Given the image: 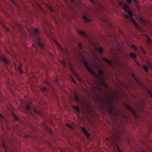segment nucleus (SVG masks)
I'll return each mask as SVG.
<instances>
[{
    "mask_svg": "<svg viewBox=\"0 0 152 152\" xmlns=\"http://www.w3.org/2000/svg\"><path fill=\"white\" fill-rule=\"evenodd\" d=\"M117 99L118 97L116 94L112 93L107 95L106 98H104L102 101V105L101 107L103 109L105 107L110 114L114 115L115 111L113 105V101L116 100Z\"/></svg>",
    "mask_w": 152,
    "mask_h": 152,
    "instance_id": "f257e3e1",
    "label": "nucleus"
},
{
    "mask_svg": "<svg viewBox=\"0 0 152 152\" xmlns=\"http://www.w3.org/2000/svg\"><path fill=\"white\" fill-rule=\"evenodd\" d=\"M28 30L31 36L33 37L34 41L37 42L41 48H43L45 46V40L39 36L38 29L31 27V30Z\"/></svg>",
    "mask_w": 152,
    "mask_h": 152,
    "instance_id": "f03ea898",
    "label": "nucleus"
},
{
    "mask_svg": "<svg viewBox=\"0 0 152 152\" xmlns=\"http://www.w3.org/2000/svg\"><path fill=\"white\" fill-rule=\"evenodd\" d=\"M102 85L104 86L107 88H108V87L106 85L103 81H101L100 82H98L97 83V85L94 86L92 90V91L95 93L97 91L100 92L102 90L101 87V86Z\"/></svg>",
    "mask_w": 152,
    "mask_h": 152,
    "instance_id": "7ed1b4c3",
    "label": "nucleus"
},
{
    "mask_svg": "<svg viewBox=\"0 0 152 152\" xmlns=\"http://www.w3.org/2000/svg\"><path fill=\"white\" fill-rule=\"evenodd\" d=\"M83 63L84 65L85 66L87 70L92 74L95 75V73L91 69L88 65L87 62L85 61H83Z\"/></svg>",
    "mask_w": 152,
    "mask_h": 152,
    "instance_id": "20e7f679",
    "label": "nucleus"
},
{
    "mask_svg": "<svg viewBox=\"0 0 152 152\" xmlns=\"http://www.w3.org/2000/svg\"><path fill=\"white\" fill-rule=\"evenodd\" d=\"M0 59L6 64V66H7L10 63V61L3 56H0Z\"/></svg>",
    "mask_w": 152,
    "mask_h": 152,
    "instance_id": "39448f33",
    "label": "nucleus"
},
{
    "mask_svg": "<svg viewBox=\"0 0 152 152\" xmlns=\"http://www.w3.org/2000/svg\"><path fill=\"white\" fill-rule=\"evenodd\" d=\"M124 10L125 12L127 13L128 14L130 17V18L132 17L133 16V14L132 12L130 10V9L129 8L128 6L127 7V8H125Z\"/></svg>",
    "mask_w": 152,
    "mask_h": 152,
    "instance_id": "423d86ee",
    "label": "nucleus"
},
{
    "mask_svg": "<svg viewBox=\"0 0 152 152\" xmlns=\"http://www.w3.org/2000/svg\"><path fill=\"white\" fill-rule=\"evenodd\" d=\"M82 18L85 22H90L92 21V19L90 17H88L86 15H83Z\"/></svg>",
    "mask_w": 152,
    "mask_h": 152,
    "instance_id": "0eeeda50",
    "label": "nucleus"
},
{
    "mask_svg": "<svg viewBox=\"0 0 152 152\" xmlns=\"http://www.w3.org/2000/svg\"><path fill=\"white\" fill-rule=\"evenodd\" d=\"M102 60L104 61L105 62H106L108 63L109 65L112 67H113V64L112 61L106 58H102Z\"/></svg>",
    "mask_w": 152,
    "mask_h": 152,
    "instance_id": "6e6552de",
    "label": "nucleus"
},
{
    "mask_svg": "<svg viewBox=\"0 0 152 152\" xmlns=\"http://www.w3.org/2000/svg\"><path fill=\"white\" fill-rule=\"evenodd\" d=\"M125 106L127 109L130 111L133 115H136V113L135 111L129 105L126 104Z\"/></svg>",
    "mask_w": 152,
    "mask_h": 152,
    "instance_id": "1a4fd4ad",
    "label": "nucleus"
},
{
    "mask_svg": "<svg viewBox=\"0 0 152 152\" xmlns=\"http://www.w3.org/2000/svg\"><path fill=\"white\" fill-rule=\"evenodd\" d=\"M77 32L79 34L82 35L84 38H86L88 37V36L86 35L85 32L82 31H79L78 30H77Z\"/></svg>",
    "mask_w": 152,
    "mask_h": 152,
    "instance_id": "9d476101",
    "label": "nucleus"
},
{
    "mask_svg": "<svg viewBox=\"0 0 152 152\" xmlns=\"http://www.w3.org/2000/svg\"><path fill=\"white\" fill-rule=\"evenodd\" d=\"M26 110L27 111L29 112L32 115V114L30 111V110L31 109V107L30 106V104L29 103H28L26 105Z\"/></svg>",
    "mask_w": 152,
    "mask_h": 152,
    "instance_id": "9b49d317",
    "label": "nucleus"
},
{
    "mask_svg": "<svg viewBox=\"0 0 152 152\" xmlns=\"http://www.w3.org/2000/svg\"><path fill=\"white\" fill-rule=\"evenodd\" d=\"M81 129L83 132L86 135L87 137H88L90 136V134L88 133L87 130L84 127H82Z\"/></svg>",
    "mask_w": 152,
    "mask_h": 152,
    "instance_id": "f8f14e48",
    "label": "nucleus"
},
{
    "mask_svg": "<svg viewBox=\"0 0 152 152\" xmlns=\"http://www.w3.org/2000/svg\"><path fill=\"white\" fill-rule=\"evenodd\" d=\"M119 4L123 7V9L124 10L125 8H127V7L128 6L126 4L124 3L121 2H119Z\"/></svg>",
    "mask_w": 152,
    "mask_h": 152,
    "instance_id": "ddd939ff",
    "label": "nucleus"
},
{
    "mask_svg": "<svg viewBox=\"0 0 152 152\" xmlns=\"http://www.w3.org/2000/svg\"><path fill=\"white\" fill-rule=\"evenodd\" d=\"M129 56L132 58L134 59L137 57L136 54L134 52H131L129 54Z\"/></svg>",
    "mask_w": 152,
    "mask_h": 152,
    "instance_id": "4468645a",
    "label": "nucleus"
},
{
    "mask_svg": "<svg viewBox=\"0 0 152 152\" xmlns=\"http://www.w3.org/2000/svg\"><path fill=\"white\" fill-rule=\"evenodd\" d=\"M96 49L97 50V51L100 54H102L103 53V49L102 47H100L99 48L97 47H96Z\"/></svg>",
    "mask_w": 152,
    "mask_h": 152,
    "instance_id": "2eb2a0df",
    "label": "nucleus"
},
{
    "mask_svg": "<svg viewBox=\"0 0 152 152\" xmlns=\"http://www.w3.org/2000/svg\"><path fill=\"white\" fill-rule=\"evenodd\" d=\"M130 20L131 22L133 23L135 26H137V23L132 17L130 18Z\"/></svg>",
    "mask_w": 152,
    "mask_h": 152,
    "instance_id": "dca6fc26",
    "label": "nucleus"
},
{
    "mask_svg": "<svg viewBox=\"0 0 152 152\" xmlns=\"http://www.w3.org/2000/svg\"><path fill=\"white\" fill-rule=\"evenodd\" d=\"M15 27L18 29H21L22 28V25L18 23H16L15 24Z\"/></svg>",
    "mask_w": 152,
    "mask_h": 152,
    "instance_id": "f3484780",
    "label": "nucleus"
},
{
    "mask_svg": "<svg viewBox=\"0 0 152 152\" xmlns=\"http://www.w3.org/2000/svg\"><path fill=\"white\" fill-rule=\"evenodd\" d=\"M143 70L146 72H147L148 71V68L144 64L143 65Z\"/></svg>",
    "mask_w": 152,
    "mask_h": 152,
    "instance_id": "a211bd4d",
    "label": "nucleus"
},
{
    "mask_svg": "<svg viewBox=\"0 0 152 152\" xmlns=\"http://www.w3.org/2000/svg\"><path fill=\"white\" fill-rule=\"evenodd\" d=\"M136 27V28L138 30V31L140 32L142 31V29L141 27L138 25L137 24V26H135Z\"/></svg>",
    "mask_w": 152,
    "mask_h": 152,
    "instance_id": "6ab92c4d",
    "label": "nucleus"
},
{
    "mask_svg": "<svg viewBox=\"0 0 152 152\" xmlns=\"http://www.w3.org/2000/svg\"><path fill=\"white\" fill-rule=\"evenodd\" d=\"M145 37L147 38V40L146 41V42L149 44H151V40L150 39L148 35H146Z\"/></svg>",
    "mask_w": 152,
    "mask_h": 152,
    "instance_id": "aec40b11",
    "label": "nucleus"
},
{
    "mask_svg": "<svg viewBox=\"0 0 152 152\" xmlns=\"http://www.w3.org/2000/svg\"><path fill=\"white\" fill-rule=\"evenodd\" d=\"M1 24H2L4 29H5V30L7 32H10L9 29L6 26H5L4 25H3L2 23H1Z\"/></svg>",
    "mask_w": 152,
    "mask_h": 152,
    "instance_id": "412c9836",
    "label": "nucleus"
},
{
    "mask_svg": "<svg viewBox=\"0 0 152 152\" xmlns=\"http://www.w3.org/2000/svg\"><path fill=\"white\" fill-rule=\"evenodd\" d=\"M72 107L75 110L77 111L78 112H80V110L78 106H77L76 107L73 106Z\"/></svg>",
    "mask_w": 152,
    "mask_h": 152,
    "instance_id": "4be33fe9",
    "label": "nucleus"
},
{
    "mask_svg": "<svg viewBox=\"0 0 152 152\" xmlns=\"http://www.w3.org/2000/svg\"><path fill=\"white\" fill-rule=\"evenodd\" d=\"M40 89L41 91L43 92H46L48 91L47 89L45 87L41 88Z\"/></svg>",
    "mask_w": 152,
    "mask_h": 152,
    "instance_id": "5701e85b",
    "label": "nucleus"
},
{
    "mask_svg": "<svg viewBox=\"0 0 152 152\" xmlns=\"http://www.w3.org/2000/svg\"><path fill=\"white\" fill-rule=\"evenodd\" d=\"M33 110L34 113H35L36 114H39V115H41V113H40L39 112L37 111V110L34 108L33 109Z\"/></svg>",
    "mask_w": 152,
    "mask_h": 152,
    "instance_id": "b1692460",
    "label": "nucleus"
},
{
    "mask_svg": "<svg viewBox=\"0 0 152 152\" xmlns=\"http://www.w3.org/2000/svg\"><path fill=\"white\" fill-rule=\"evenodd\" d=\"M18 69L21 74H22L23 73V71L21 70V65H20L18 67Z\"/></svg>",
    "mask_w": 152,
    "mask_h": 152,
    "instance_id": "393cba45",
    "label": "nucleus"
},
{
    "mask_svg": "<svg viewBox=\"0 0 152 152\" xmlns=\"http://www.w3.org/2000/svg\"><path fill=\"white\" fill-rule=\"evenodd\" d=\"M98 73L99 74L102 75L104 73V71L101 69H99Z\"/></svg>",
    "mask_w": 152,
    "mask_h": 152,
    "instance_id": "a878e982",
    "label": "nucleus"
},
{
    "mask_svg": "<svg viewBox=\"0 0 152 152\" xmlns=\"http://www.w3.org/2000/svg\"><path fill=\"white\" fill-rule=\"evenodd\" d=\"M48 7L49 10L51 12H53L54 11V10L52 9L50 6L48 5Z\"/></svg>",
    "mask_w": 152,
    "mask_h": 152,
    "instance_id": "bb28decb",
    "label": "nucleus"
},
{
    "mask_svg": "<svg viewBox=\"0 0 152 152\" xmlns=\"http://www.w3.org/2000/svg\"><path fill=\"white\" fill-rule=\"evenodd\" d=\"M56 45L58 46V47L61 50H62L63 48H62L60 46L59 44H58V43L56 42Z\"/></svg>",
    "mask_w": 152,
    "mask_h": 152,
    "instance_id": "cd10ccee",
    "label": "nucleus"
},
{
    "mask_svg": "<svg viewBox=\"0 0 152 152\" xmlns=\"http://www.w3.org/2000/svg\"><path fill=\"white\" fill-rule=\"evenodd\" d=\"M10 1L14 4L16 7H18V6L17 4L13 0H10Z\"/></svg>",
    "mask_w": 152,
    "mask_h": 152,
    "instance_id": "c85d7f7f",
    "label": "nucleus"
},
{
    "mask_svg": "<svg viewBox=\"0 0 152 152\" xmlns=\"http://www.w3.org/2000/svg\"><path fill=\"white\" fill-rule=\"evenodd\" d=\"M126 2L128 4H129L132 3V0H126Z\"/></svg>",
    "mask_w": 152,
    "mask_h": 152,
    "instance_id": "c756f323",
    "label": "nucleus"
},
{
    "mask_svg": "<svg viewBox=\"0 0 152 152\" xmlns=\"http://www.w3.org/2000/svg\"><path fill=\"white\" fill-rule=\"evenodd\" d=\"M78 46L80 49H82L83 48L82 44L80 43H79Z\"/></svg>",
    "mask_w": 152,
    "mask_h": 152,
    "instance_id": "7c9ffc66",
    "label": "nucleus"
},
{
    "mask_svg": "<svg viewBox=\"0 0 152 152\" xmlns=\"http://www.w3.org/2000/svg\"><path fill=\"white\" fill-rule=\"evenodd\" d=\"M13 116L15 120L18 121V118L14 114Z\"/></svg>",
    "mask_w": 152,
    "mask_h": 152,
    "instance_id": "2f4dec72",
    "label": "nucleus"
},
{
    "mask_svg": "<svg viewBox=\"0 0 152 152\" xmlns=\"http://www.w3.org/2000/svg\"><path fill=\"white\" fill-rule=\"evenodd\" d=\"M66 126L71 129H73V127L68 124H66Z\"/></svg>",
    "mask_w": 152,
    "mask_h": 152,
    "instance_id": "473e14b6",
    "label": "nucleus"
},
{
    "mask_svg": "<svg viewBox=\"0 0 152 152\" xmlns=\"http://www.w3.org/2000/svg\"><path fill=\"white\" fill-rule=\"evenodd\" d=\"M61 63H62V64H63V66H64V67H66V65L65 63V62H64V61H61Z\"/></svg>",
    "mask_w": 152,
    "mask_h": 152,
    "instance_id": "72a5a7b5",
    "label": "nucleus"
},
{
    "mask_svg": "<svg viewBox=\"0 0 152 152\" xmlns=\"http://www.w3.org/2000/svg\"><path fill=\"white\" fill-rule=\"evenodd\" d=\"M124 16L125 18L127 19L129 18V17L126 14H124Z\"/></svg>",
    "mask_w": 152,
    "mask_h": 152,
    "instance_id": "f704fd0d",
    "label": "nucleus"
},
{
    "mask_svg": "<svg viewBox=\"0 0 152 152\" xmlns=\"http://www.w3.org/2000/svg\"><path fill=\"white\" fill-rule=\"evenodd\" d=\"M4 118L3 115L0 113V119H4Z\"/></svg>",
    "mask_w": 152,
    "mask_h": 152,
    "instance_id": "c9c22d12",
    "label": "nucleus"
},
{
    "mask_svg": "<svg viewBox=\"0 0 152 152\" xmlns=\"http://www.w3.org/2000/svg\"><path fill=\"white\" fill-rule=\"evenodd\" d=\"M133 0L134 1V2L136 4V5L138 4L139 3V2L138 1H137L136 0Z\"/></svg>",
    "mask_w": 152,
    "mask_h": 152,
    "instance_id": "e433bc0d",
    "label": "nucleus"
},
{
    "mask_svg": "<svg viewBox=\"0 0 152 152\" xmlns=\"http://www.w3.org/2000/svg\"><path fill=\"white\" fill-rule=\"evenodd\" d=\"M3 148L5 150L6 149V146H5L4 143H3Z\"/></svg>",
    "mask_w": 152,
    "mask_h": 152,
    "instance_id": "4c0bfd02",
    "label": "nucleus"
},
{
    "mask_svg": "<svg viewBox=\"0 0 152 152\" xmlns=\"http://www.w3.org/2000/svg\"><path fill=\"white\" fill-rule=\"evenodd\" d=\"M137 81V82L141 86H142V83H140L138 81V80H137V79L136 78H135Z\"/></svg>",
    "mask_w": 152,
    "mask_h": 152,
    "instance_id": "58836bf2",
    "label": "nucleus"
},
{
    "mask_svg": "<svg viewBox=\"0 0 152 152\" xmlns=\"http://www.w3.org/2000/svg\"><path fill=\"white\" fill-rule=\"evenodd\" d=\"M107 140L110 142H111V140H110L108 138H107Z\"/></svg>",
    "mask_w": 152,
    "mask_h": 152,
    "instance_id": "ea45409f",
    "label": "nucleus"
},
{
    "mask_svg": "<svg viewBox=\"0 0 152 152\" xmlns=\"http://www.w3.org/2000/svg\"><path fill=\"white\" fill-rule=\"evenodd\" d=\"M92 3L94 4V3L93 0H89Z\"/></svg>",
    "mask_w": 152,
    "mask_h": 152,
    "instance_id": "a19ab883",
    "label": "nucleus"
},
{
    "mask_svg": "<svg viewBox=\"0 0 152 152\" xmlns=\"http://www.w3.org/2000/svg\"><path fill=\"white\" fill-rule=\"evenodd\" d=\"M92 3L94 4V3L93 0H89Z\"/></svg>",
    "mask_w": 152,
    "mask_h": 152,
    "instance_id": "79ce46f5",
    "label": "nucleus"
},
{
    "mask_svg": "<svg viewBox=\"0 0 152 152\" xmlns=\"http://www.w3.org/2000/svg\"><path fill=\"white\" fill-rule=\"evenodd\" d=\"M53 19H54V20H55V22H56V23H57V22L56 21L55 17L53 16Z\"/></svg>",
    "mask_w": 152,
    "mask_h": 152,
    "instance_id": "37998d69",
    "label": "nucleus"
},
{
    "mask_svg": "<svg viewBox=\"0 0 152 152\" xmlns=\"http://www.w3.org/2000/svg\"><path fill=\"white\" fill-rule=\"evenodd\" d=\"M29 135H26L25 136V137L26 138H28V136H29Z\"/></svg>",
    "mask_w": 152,
    "mask_h": 152,
    "instance_id": "c03bdc74",
    "label": "nucleus"
},
{
    "mask_svg": "<svg viewBox=\"0 0 152 152\" xmlns=\"http://www.w3.org/2000/svg\"><path fill=\"white\" fill-rule=\"evenodd\" d=\"M135 47V46H134V45H132V46H131V47H132V48H134V47Z\"/></svg>",
    "mask_w": 152,
    "mask_h": 152,
    "instance_id": "a18cd8bd",
    "label": "nucleus"
},
{
    "mask_svg": "<svg viewBox=\"0 0 152 152\" xmlns=\"http://www.w3.org/2000/svg\"><path fill=\"white\" fill-rule=\"evenodd\" d=\"M134 48L136 50H137V48L135 46Z\"/></svg>",
    "mask_w": 152,
    "mask_h": 152,
    "instance_id": "49530a36",
    "label": "nucleus"
},
{
    "mask_svg": "<svg viewBox=\"0 0 152 152\" xmlns=\"http://www.w3.org/2000/svg\"><path fill=\"white\" fill-rule=\"evenodd\" d=\"M76 100H78V98H77V97H76Z\"/></svg>",
    "mask_w": 152,
    "mask_h": 152,
    "instance_id": "de8ad7c7",
    "label": "nucleus"
},
{
    "mask_svg": "<svg viewBox=\"0 0 152 152\" xmlns=\"http://www.w3.org/2000/svg\"><path fill=\"white\" fill-rule=\"evenodd\" d=\"M117 116H118V117H119V115L118 114V113H117Z\"/></svg>",
    "mask_w": 152,
    "mask_h": 152,
    "instance_id": "09e8293b",
    "label": "nucleus"
},
{
    "mask_svg": "<svg viewBox=\"0 0 152 152\" xmlns=\"http://www.w3.org/2000/svg\"><path fill=\"white\" fill-rule=\"evenodd\" d=\"M72 3H74V1L73 0H72Z\"/></svg>",
    "mask_w": 152,
    "mask_h": 152,
    "instance_id": "8fccbe9b",
    "label": "nucleus"
},
{
    "mask_svg": "<svg viewBox=\"0 0 152 152\" xmlns=\"http://www.w3.org/2000/svg\"><path fill=\"white\" fill-rule=\"evenodd\" d=\"M33 47H35V45L34 44L33 45Z\"/></svg>",
    "mask_w": 152,
    "mask_h": 152,
    "instance_id": "3c124183",
    "label": "nucleus"
},
{
    "mask_svg": "<svg viewBox=\"0 0 152 152\" xmlns=\"http://www.w3.org/2000/svg\"><path fill=\"white\" fill-rule=\"evenodd\" d=\"M133 75V77H134L135 78L134 75Z\"/></svg>",
    "mask_w": 152,
    "mask_h": 152,
    "instance_id": "603ef678",
    "label": "nucleus"
},
{
    "mask_svg": "<svg viewBox=\"0 0 152 152\" xmlns=\"http://www.w3.org/2000/svg\"><path fill=\"white\" fill-rule=\"evenodd\" d=\"M46 24H48V23H47V22H46Z\"/></svg>",
    "mask_w": 152,
    "mask_h": 152,
    "instance_id": "864d4df0",
    "label": "nucleus"
},
{
    "mask_svg": "<svg viewBox=\"0 0 152 152\" xmlns=\"http://www.w3.org/2000/svg\"><path fill=\"white\" fill-rule=\"evenodd\" d=\"M74 83H75V81L74 80Z\"/></svg>",
    "mask_w": 152,
    "mask_h": 152,
    "instance_id": "5fc2aeb1",
    "label": "nucleus"
},
{
    "mask_svg": "<svg viewBox=\"0 0 152 152\" xmlns=\"http://www.w3.org/2000/svg\"><path fill=\"white\" fill-rule=\"evenodd\" d=\"M142 49L143 50V51H144V50H143V49Z\"/></svg>",
    "mask_w": 152,
    "mask_h": 152,
    "instance_id": "6e6d98bb",
    "label": "nucleus"
},
{
    "mask_svg": "<svg viewBox=\"0 0 152 152\" xmlns=\"http://www.w3.org/2000/svg\"><path fill=\"white\" fill-rule=\"evenodd\" d=\"M47 83H48V84H49L48 82H47Z\"/></svg>",
    "mask_w": 152,
    "mask_h": 152,
    "instance_id": "4d7b16f0",
    "label": "nucleus"
},
{
    "mask_svg": "<svg viewBox=\"0 0 152 152\" xmlns=\"http://www.w3.org/2000/svg\"><path fill=\"white\" fill-rule=\"evenodd\" d=\"M76 75L78 76V75L77 74H76Z\"/></svg>",
    "mask_w": 152,
    "mask_h": 152,
    "instance_id": "13d9d810",
    "label": "nucleus"
},
{
    "mask_svg": "<svg viewBox=\"0 0 152 152\" xmlns=\"http://www.w3.org/2000/svg\"><path fill=\"white\" fill-rule=\"evenodd\" d=\"M65 152L64 151V152Z\"/></svg>",
    "mask_w": 152,
    "mask_h": 152,
    "instance_id": "bf43d9fd",
    "label": "nucleus"
},
{
    "mask_svg": "<svg viewBox=\"0 0 152 152\" xmlns=\"http://www.w3.org/2000/svg\"><path fill=\"white\" fill-rule=\"evenodd\" d=\"M142 152H144L142 151Z\"/></svg>",
    "mask_w": 152,
    "mask_h": 152,
    "instance_id": "052dcab7",
    "label": "nucleus"
}]
</instances>
